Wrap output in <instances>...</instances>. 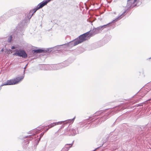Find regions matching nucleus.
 <instances>
[{
    "mask_svg": "<svg viewBox=\"0 0 151 151\" xmlns=\"http://www.w3.org/2000/svg\"><path fill=\"white\" fill-rule=\"evenodd\" d=\"M137 0H127V6L129 9H131L136 6L135 3Z\"/></svg>",
    "mask_w": 151,
    "mask_h": 151,
    "instance_id": "ddd939ff",
    "label": "nucleus"
},
{
    "mask_svg": "<svg viewBox=\"0 0 151 151\" xmlns=\"http://www.w3.org/2000/svg\"><path fill=\"white\" fill-rule=\"evenodd\" d=\"M35 144L33 146H32L29 147L27 149L26 151H34L36 148V146L38 144L36 143L35 142Z\"/></svg>",
    "mask_w": 151,
    "mask_h": 151,
    "instance_id": "dca6fc26",
    "label": "nucleus"
},
{
    "mask_svg": "<svg viewBox=\"0 0 151 151\" xmlns=\"http://www.w3.org/2000/svg\"><path fill=\"white\" fill-rule=\"evenodd\" d=\"M74 142L73 141L71 144H66L61 151H68L69 148L72 147Z\"/></svg>",
    "mask_w": 151,
    "mask_h": 151,
    "instance_id": "2eb2a0df",
    "label": "nucleus"
},
{
    "mask_svg": "<svg viewBox=\"0 0 151 151\" xmlns=\"http://www.w3.org/2000/svg\"><path fill=\"white\" fill-rule=\"evenodd\" d=\"M110 23H109L94 28L92 30L89 31L90 32L89 35L90 37L101 33L104 29L108 27V26Z\"/></svg>",
    "mask_w": 151,
    "mask_h": 151,
    "instance_id": "20e7f679",
    "label": "nucleus"
},
{
    "mask_svg": "<svg viewBox=\"0 0 151 151\" xmlns=\"http://www.w3.org/2000/svg\"><path fill=\"white\" fill-rule=\"evenodd\" d=\"M78 44H79L78 43V42L77 40L76 39H75V40L72 41L68 43L64 44L62 45L55 47V49H57L58 51H60L62 50L61 49H60V48H61V47H64L65 48H70L78 45Z\"/></svg>",
    "mask_w": 151,
    "mask_h": 151,
    "instance_id": "39448f33",
    "label": "nucleus"
},
{
    "mask_svg": "<svg viewBox=\"0 0 151 151\" xmlns=\"http://www.w3.org/2000/svg\"><path fill=\"white\" fill-rule=\"evenodd\" d=\"M23 30V27H21V24H20L17 27L16 29V31L18 33H19L20 32H22Z\"/></svg>",
    "mask_w": 151,
    "mask_h": 151,
    "instance_id": "f3484780",
    "label": "nucleus"
},
{
    "mask_svg": "<svg viewBox=\"0 0 151 151\" xmlns=\"http://www.w3.org/2000/svg\"><path fill=\"white\" fill-rule=\"evenodd\" d=\"M3 50H3V49H2L1 50V51H2V52H3Z\"/></svg>",
    "mask_w": 151,
    "mask_h": 151,
    "instance_id": "a878e982",
    "label": "nucleus"
},
{
    "mask_svg": "<svg viewBox=\"0 0 151 151\" xmlns=\"http://www.w3.org/2000/svg\"><path fill=\"white\" fill-rule=\"evenodd\" d=\"M89 117V118H91L92 117L91 116V117Z\"/></svg>",
    "mask_w": 151,
    "mask_h": 151,
    "instance_id": "cd10ccee",
    "label": "nucleus"
},
{
    "mask_svg": "<svg viewBox=\"0 0 151 151\" xmlns=\"http://www.w3.org/2000/svg\"><path fill=\"white\" fill-rule=\"evenodd\" d=\"M114 109L111 110L110 111L106 113L104 116L100 118L98 120L99 121L97 123V124H100L102 122L104 121L109 118L110 116H109L110 114H113L114 113Z\"/></svg>",
    "mask_w": 151,
    "mask_h": 151,
    "instance_id": "9d476101",
    "label": "nucleus"
},
{
    "mask_svg": "<svg viewBox=\"0 0 151 151\" xmlns=\"http://www.w3.org/2000/svg\"><path fill=\"white\" fill-rule=\"evenodd\" d=\"M114 109L111 110L110 111L106 113L104 116L100 118L98 120L99 121L97 123V124H100L102 122L104 121L109 118L110 116H109L110 114H113L114 113Z\"/></svg>",
    "mask_w": 151,
    "mask_h": 151,
    "instance_id": "1a4fd4ad",
    "label": "nucleus"
},
{
    "mask_svg": "<svg viewBox=\"0 0 151 151\" xmlns=\"http://www.w3.org/2000/svg\"><path fill=\"white\" fill-rule=\"evenodd\" d=\"M45 133V132H43L41 133L40 135V138L39 139L37 140H35V142L36 143L38 144L39 141H40V139L43 136V135H44V134Z\"/></svg>",
    "mask_w": 151,
    "mask_h": 151,
    "instance_id": "a211bd4d",
    "label": "nucleus"
},
{
    "mask_svg": "<svg viewBox=\"0 0 151 151\" xmlns=\"http://www.w3.org/2000/svg\"><path fill=\"white\" fill-rule=\"evenodd\" d=\"M12 35H10L9 37L8 38V40H7L8 42H11L12 40Z\"/></svg>",
    "mask_w": 151,
    "mask_h": 151,
    "instance_id": "412c9836",
    "label": "nucleus"
},
{
    "mask_svg": "<svg viewBox=\"0 0 151 151\" xmlns=\"http://www.w3.org/2000/svg\"><path fill=\"white\" fill-rule=\"evenodd\" d=\"M75 117H74V118H73L72 119H68L67 120H65V121H60V122H55L53 123H51L50 125H49V126H48L49 127V128H47L46 130H45V131L44 132H47L48 130L50 128H51L53 126H55L57 125H58V124H61L63 122H68L71 123V122H73V121L74 120V119H75Z\"/></svg>",
    "mask_w": 151,
    "mask_h": 151,
    "instance_id": "9b49d317",
    "label": "nucleus"
},
{
    "mask_svg": "<svg viewBox=\"0 0 151 151\" xmlns=\"http://www.w3.org/2000/svg\"><path fill=\"white\" fill-rule=\"evenodd\" d=\"M150 90H151V82L146 86L145 87L142 88L139 92H138L136 96H139L140 97H142Z\"/></svg>",
    "mask_w": 151,
    "mask_h": 151,
    "instance_id": "423d86ee",
    "label": "nucleus"
},
{
    "mask_svg": "<svg viewBox=\"0 0 151 151\" xmlns=\"http://www.w3.org/2000/svg\"><path fill=\"white\" fill-rule=\"evenodd\" d=\"M40 151H44V150H40Z\"/></svg>",
    "mask_w": 151,
    "mask_h": 151,
    "instance_id": "c85d7f7f",
    "label": "nucleus"
},
{
    "mask_svg": "<svg viewBox=\"0 0 151 151\" xmlns=\"http://www.w3.org/2000/svg\"><path fill=\"white\" fill-rule=\"evenodd\" d=\"M15 47H14V46H12V48H11V49H15Z\"/></svg>",
    "mask_w": 151,
    "mask_h": 151,
    "instance_id": "b1692460",
    "label": "nucleus"
},
{
    "mask_svg": "<svg viewBox=\"0 0 151 151\" xmlns=\"http://www.w3.org/2000/svg\"><path fill=\"white\" fill-rule=\"evenodd\" d=\"M68 61L58 65H44L42 66V70H57L65 67L69 65Z\"/></svg>",
    "mask_w": 151,
    "mask_h": 151,
    "instance_id": "f03ea898",
    "label": "nucleus"
},
{
    "mask_svg": "<svg viewBox=\"0 0 151 151\" xmlns=\"http://www.w3.org/2000/svg\"><path fill=\"white\" fill-rule=\"evenodd\" d=\"M34 53H39L44 52V51L42 49H38L37 50H33Z\"/></svg>",
    "mask_w": 151,
    "mask_h": 151,
    "instance_id": "6ab92c4d",
    "label": "nucleus"
},
{
    "mask_svg": "<svg viewBox=\"0 0 151 151\" xmlns=\"http://www.w3.org/2000/svg\"><path fill=\"white\" fill-rule=\"evenodd\" d=\"M45 127H47V126H40L37 128L36 129L29 132V134H31L24 137V138L25 139L27 138V139L24 140L23 142V144H24V143H26V146L29 142V140H31L32 139H35L37 137H38V135L36 134L38 133L40 131H42Z\"/></svg>",
    "mask_w": 151,
    "mask_h": 151,
    "instance_id": "f257e3e1",
    "label": "nucleus"
},
{
    "mask_svg": "<svg viewBox=\"0 0 151 151\" xmlns=\"http://www.w3.org/2000/svg\"><path fill=\"white\" fill-rule=\"evenodd\" d=\"M104 111H103V110H100V111H98L95 113V116H96V115L98 116L99 115H100L102 113H103V112H104Z\"/></svg>",
    "mask_w": 151,
    "mask_h": 151,
    "instance_id": "aec40b11",
    "label": "nucleus"
},
{
    "mask_svg": "<svg viewBox=\"0 0 151 151\" xmlns=\"http://www.w3.org/2000/svg\"><path fill=\"white\" fill-rule=\"evenodd\" d=\"M90 32L88 31L80 35L76 39L78 42V43L80 44L89 39L90 37L89 35Z\"/></svg>",
    "mask_w": 151,
    "mask_h": 151,
    "instance_id": "6e6552de",
    "label": "nucleus"
},
{
    "mask_svg": "<svg viewBox=\"0 0 151 151\" xmlns=\"http://www.w3.org/2000/svg\"><path fill=\"white\" fill-rule=\"evenodd\" d=\"M40 8H39V7L38 6H37V7L34 9L33 10L34 11V13L32 14V15L35 12H36L38 9H40Z\"/></svg>",
    "mask_w": 151,
    "mask_h": 151,
    "instance_id": "4be33fe9",
    "label": "nucleus"
},
{
    "mask_svg": "<svg viewBox=\"0 0 151 151\" xmlns=\"http://www.w3.org/2000/svg\"><path fill=\"white\" fill-rule=\"evenodd\" d=\"M149 60H151V57L150 58H149Z\"/></svg>",
    "mask_w": 151,
    "mask_h": 151,
    "instance_id": "bb28decb",
    "label": "nucleus"
},
{
    "mask_svg": "<svg viewBox=\"0 0 151 151\" xmlns=\"http://www.w3.org/2000/svg\"><path fill=\"white\" fill-rule=\"evenodd\" d=\"M78 133V128L68 127L65 130V134L69 135H74Z\"/></svg>",
    "mask_w": 151,
    "mask_h": 151,
    "instance_id": "0eeeda50",
    "label": "nucleus"
},
{
    "mask_svg": "<svg viewBox=\"0 0 151 151\" xmlns=\"http://www.w3.org/2000/svg\"><path fill=\"white\" fill-rule=\"evenodd\" d=\"M24 76V74L23 75L20 76V77H17L14 78L13 79L7 80L6 82L4 83L1 85V86L6 85L17 84L23 79Z\"/></svg>",
    "mask_w": 151,
    "mask_h": 151,
    "instance_id": "7ed1b4c3",
    "label": "nucleus"
},
{
    "mask_svg": "<svg viewBox=\"0 0 151 151\" xmlns=\"http://www.w3.org/2000/svg\"><path fill=\"white\" fill-rule=\"evenodd\" d=\"M13 55L22 57L24 58H25L27 56V54L23 50H17L16 52L14 53Z\"/></svg>",
    "mask_w": 151,
    "mask_h": 151,
    "instance_id": "f8f14e48",
    "label": "nucleus"
},
{
    "mask_svg": "<svg viewBox=\"0 0 151 151\" xmlns=\"http://www.w3.org/2000/svg\"><path fill=\"white\" fill-rule=\"evenodd\" d=\"M27 64L25 66L24 68V73L25 69V68H26V66H27Z\"/></svg>",
    "mask_w": 151,
    "mask_h": 151,
    "instance_id": "5701e85b",
    "label": "nucleus"
},
{
    "mask_svg": "<svg viewBox=\"0 0 151 151\" xmlns=\"http://www.w3.org/2000/svg\"><path fill=\"white\" fill-rule=\"evenodd\" d=\"M126 11H125L122 14L117 17L114 19L111 22H110V23L109 24V25L108 26V27H109V25L111 24L112 23H114L115 22L118 21V20L122 18L123 17H124L126 14Z\"/></svg>",
    "mask_w": 151,
    "mask_h": 151,
    "instance_id": "4468645a",
    "label": "nucleus"
},
{
    "mask_svg": "<svg viewBox=\"0 0 151 151\" xmlns=\"http://www.w3.org/2000/svg\"><path fill=\"white\" fill-rule=\"evenodd\" d=\"M94 118H93V119H92L91 120V121L92 122L93 121H94V120H95V119H94Z\"/></svg>",
    "mask_w": 151,
    "mask_h": 151,
    "instance_id": "393cba45",
    "label": "nucleus"
}]
</instances>
